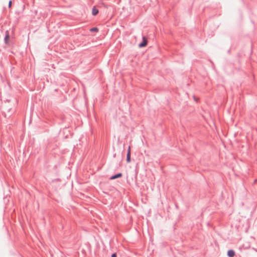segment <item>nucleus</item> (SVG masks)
<instances>
[{
  "instance_id": "obj_8",
  "label": "nucleus",
  "mask_w": 257,
  "mask_h": 257,
  "mask_svg": "<svg viewBox=\"0 0 257 257\" xmlns=\"http://www.w3.org/2000/svg\"><path fill=\"white\" fill-rule=\"evenodd\" d=\"M127 153H129V154H131V147L129 146L128 148Z\"/></svg>"
},
{
  "instance_id": "obj_3",
  "label": "nucleus",
  "mask_w": 257,
  "mask_h": 257,
  "mask_svg": "<svg viewBox=\"0 0 257 257\" xmlns=\"http://www.w3.org/2000/svg\"><path fill=\"white\" fill-rule=\"evenodd\" d=\"M99 12V11L95 7H94L92 10V14L93 16H96Z\"/></svg>"
},
{
  "instance_id": "obj_6",
  "label": "nucleus",
  "mask_w": 257,
  "mask_h": 257,
  "mask_svg": "<svg viewBox=\"0 0 257 257\" xmlns=\"http://www.w3.org/2000/svg\"><path fill=\"white\" fill-rule=\"evenodd\" d=\"M90 31L91 32H98V29L97 28L94 27V28H91V29L90 30Z\"/></svg>"
},
{
  "instance_id": "obj_10",
  "label": "nucleus",
  "mask_w": 257,
  "mask_h": 257,
  "mask_svg": "<svg viewBox=\"0 0 257 257\" xmlns=\"http://www.w3.org/2000/svg\"><path fill=\"white\" fill-rule=\"evenodd\" d=\"M111 257H116V254L115 253H113Z\"/></svg>"
},
{
  "instance_id": "obj_9",
  "label": "nucleus",
  "mask_w": 257,
  "mask_h": 257,
  "mask_svg": "<svg viewBox=\"0 0 257 257\" xmlns=\"http://www.w3.org/2000/svg\"><path fill=\"white\" fill-rule=\"evenodd\" d=\"M11 6H12V1H10L9 2V8H11Z\"/></svg>"
},
{
  "instance_id": "obj_2",
  "label": "nucleus",
  "mask_w": 257,
  "mask_h": 257,
  "mask_svg": "<svg viewBox=\"0 0 257 257\" xmlns=\"http://www.w3.org/2000/svg\"><path fill=\"white\" fill-rule=\"evenodd\" d=\"M227 255L229 257H233L235 255V251L232 249L229 250L227 251Z\"/></svg>"
},
{
  "instance_id": "obj_7",
  "label": "nucleus",
  "mask_w": 257,
  "mask_h": 257,
  "mask_svg": "<svg viewBox=\"0 0 257 257\" xmlns=\"http://www.w3.org/2000/svg\"><path fill=\"white\" fill-rule=\"evenodd\" d=\"M9 34H7V35L6 36V37H5V41H6V42L7 43L8 40H9Z\"/></svg>"
},
{
  "instance_id": "obj_5",
  "label": "nucleus",
  "mask_w": 257,
  "mask_h": 257,
  "mask_svg": "<svg viewBox=\"0 0 257 257\" xmlns=\"http://www.w3.org/2000/svg\"><path fill=\"white\" fill-rule=\"evenodd\" d=\"M126 161L127 163H130L131 162V154H129V153H127Z\"/></svg>"
},
{
  "instance_id": "obj_1",
  "label": "nucleus",
  "mask_w": 257,
  "mask_h": 257,
  "mask_svg": "<svg viewBox=\"0 0 257 257\" xmlns=\"http://www.w3.org/2000/svg\"><path fill=\"white\" fill-rule=\"evenodd\" d=\"M147 43H148V41H147V39L146 38V37H143V42L139 44V47L142 48V47H144L146 46L147 45Z\"/></svg>"
},
{
  "instance_id": "obj_4",
  "label": "nucleus",
  "mask_w": 257,
  "mask_h": 257,
  "mask_svg": "<svg viewBox=\"0 0 257 257\" xmlns=\"http://www.w3.org/2000/svg\"><path fill=\"white\" fill-rule=\"evenodd\" d=\"M121 176H122V174L121 173H119V174H117V175H114V176L111 177L110 179L114 180V179H115L116 178L121 177Z\"/></svg>"
}]
</instances>
